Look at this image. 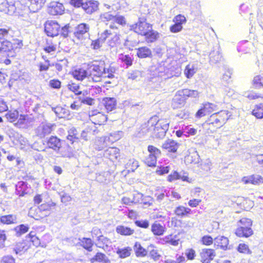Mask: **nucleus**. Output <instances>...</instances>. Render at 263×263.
<instances>
[{
	"mask_svg": "<svg viewBox=\"0 0 263 263\" xmlns=\"http://www.w3.org/2000/svg\"><path fill=\"white\" fill-rule=\"evenodd\" d=\"M87 81L89 83L98 82L102 79L114 78L115 70L112 67L107 68L105 66L104 61L96 62L89 68Z\"/></svg>",
	"mask_w": 263,
	"mask_h": 263,
	"instance_id": "nucleus-1",
	"label": "nucleus"
},
{
	"mask_svg": "<svg viewBox=\"0 0 263 263\" xmlns=\"http://www.w3.org/2000/svg\"><path fill=\"white\" fill-rule=\"evenodd\" d=\"M107 38H110L108 40V44L110 47H114L119 43V30L115 23L111 24L109 29L105 30L101 33V39L103 41H105Z\"/></svg>",
	"mask_w": 263,
	"mask_h": 263,
	"instance_id": "nucleus-2",
	"label": "nucleus"
},
{
	"mask_svg": "<svg viewBox=\"0 0 263 263\" xmlns=\"http://www.w3.org/2000/svg\"><path fill=\"white\" fill-rule=\"evenodd\" d=\"M155 118L156 122L154 123L153 128V137L157 138H163L168 129L169 121L166 119H158L157 116L152 117Z\"/></svg>",
	"mask_w": 263,
	"mask_h": 263,
	"instance_id": "nucleus-3",
	"label": "nucleus"
},
{
	"mask_svg": "<svg viewBox=\"0 0 263 263\" xmlns=\"http://www.w3.org/2000/svg\"><path fill=\"white\" fill-rule=\"evenodd\" d=\"M230 115L227 110H222L212 114L208 119L209 124H212L217 128L223 126L229 119Z\"/></svg>",
	"mask_w": 263,
	"mask_h": 263,
	"instance_id": "nucleus-4",
	"label": "nucleus"
},
{
	"mask_svg": "<svg viewBox=\"0 0 263 263\" xmlns=\"http://www.w3.org/2000/svg\"><path fill=\"white\" fill-rule=\"evenodd\" d=\"M152 25L146 22L144 17H140L138 22L130 26V29L139 34L143 35L151 31Z\"/></svg>",
	"mask_w": 263,
	"mask_h": 263,
	"instance_id": "nucleus-5",
	"label": "nucleus"
},
{
	"mask_svg": "<svg viewBox=\"0 0 263 263\" xmlns=\"http://www.w3.org/2000/svg\"><path fill=\"white\" fill-rule=\"evenodd\" d=\"M9 34V31L6 29H0V51L7 53L10 51L12 47V43L8 41Z\"/></svg>",
	"mask_w": 263,
	"mask_h": 263,
	"instance_id": "nucleus-6",
	"label": "nucleus"
},
{
	"mask_svg": "<svg viewBox=\"0 0 263 263\" xmlns=\"http://www.w3.org/2000/svg\"><path fill=\"white\" fill-rule=\"evenodd\" d=\"M44 26L45 31L48 36L53 37L59 35L60 26L57 22L48 21L45 23Z\"/></svg>",
	"mask_w": 263,
	"mask_h": 263,
	"instance_id": "nucleus-7",
	"label": "nucleus"
},
{
	"mask_svg": "<svg viewBox=\"0 0 263 263\" xmlns=\"http://www.w3.org/2000/svg\"><path fill=\"white\" fill-rule=\"evenodd\" d=\"M55 125L51 123H42L35 129V134L41 138L51 134L54 130Z\"/></svg>",
	"mask_w": 263,
	"mask_h": 263,
	"instance_id": "nucleus-8",
	"label": "nucleus"
},
{
	"mask_svg": "<svg viewBox=\"0 0 263 263\" xmlns=\"http://www.w3.org/2000/svg\"><path fill=\"white\" fill-rule=\"evenodd\" d=\"M89 117L90 120L96 125L103 124L107 119L105 115L95 110L89 112Z\"/></svg>",
	"mask_w": 263,
	"mask_h": 263,
	"instance_id": "nucleus-9",
	"label": "nucleus"
},
{
	"mask_svg": "<svg viewBox=\"0 0 263 263\" xmlns=\"http://www.w3.org/2000/svg\"><path fill=\"white\" fill-rule=\"evenodd\" d=\"M89 26L85 23H82L77 26L74 31V35L79 40H83L84 37L88 35Z\"/></svg>",
	"mask_w": 263,
	"mask_h": 263,
	"instance_id": "nucleus-10",
	"label": "nucleus"
},
{
	"mask_svg": "<svg viewBox=\"0 0 263 263\" xmlns=\"http://www.w3.org/2000/svg\"><path fill=\"white\" fill-rule=\"evenodd\" d=\"M199 255L200 261L202 263H210L213 259L215 254L213 249H203L200 250Z\"/></svg>",
	"mask_w": 263,
	"mask_h": 263,
	"instance_id": "nucleus-11",
	"label": "nucleus"
},
{
	"mask_svg": "<svg viewBox=\"0 0 263 263\" xmlns=\"http://www.w3.org/2000/svg\"><path fill=\"white\" fill-rule=\"evenodd\" d=\"M64 10L63 5L57 2H51L48 8V13L53 15L63 14Z\"/></svg>",
	"mask_w": 263,
	"mask_h": 263,
	"instance_id": "nucleus-12",
	"label": "nucleus"
},
{
	"mask_svg": "<svg viewBox=\"0 0 263 263\" xmlns=\"http://www.w3.org/2000/svg\"><path fill=\"white\" fill-rule=\"evenodd\" d=\"M16 10L15 4L12 2L4 1L0 4V11L12 15Z\"/></svg>",
	"mask_w": 263,
	"mask_h": 263,
	"instance_id": "nucleus-13",
	"label": "nucleus"
},
{
	"mask_svg": "<svg viewBox=\"0 0 263 263\" xmlns=\"http://www.w3.org/2000/svg\"><path fill=\"white\" fill-rule=\"evenodd\" d=\"M33 118L29 115H21L15 125L19 128H27L33 122Z\"/></svg>",
	"mask_w": 263,
	"mask_h": 263,
	"instance_id": "nucleus-14",
	"label": "nucleus"
},
{
	"mask_svg": "<svg viewBox=\"0 0 263 263\" xmlns=\"http://www.w3.org/2000/svg\"><path fill=\"white\" fill-rule=\"evenodd\" d=\"M111 240L103 235H100L97 237L96 244L97 247L107 250L111 246Z\"/></svg>",
	"mask_w": 263,
	"mask_h": 263,
	"instance_id": "nucleus-15",
	"label": "nucleus"
},
{
	"mask_svg": "<svg viewBox=\"0 0 263 263\" xmlns=\"http://www.w3.org/2000/svg\"><path fill=\"white\" fill-rule=\"evenodd\" d=\"M228 245L229 239L226 237L218 236L214 239V245L220 247L224 250L231 249L230 246H229Z\"/></svg>",
	"mask_w": 263,
	"mask_h": 263,
	"instance_id": "nucleus-16",
	"label": "nucleus"
},
{
	"mask_svg": "<svg viewBox=\"0 0 263 263\" xmlns=\"http://www.w3.org/2000/svg\"><path fill=\"white\" fill-rule=\"evenodd\" d=\"M155 118H152L151 117L147 123H145L142 125L140 132V133L143 135H146L149 134L151 136L153 137L152 126H153V124L154 123H155Z\"/></svg>",
	"mask_w": 263,
	"mask_h": 263,
	"instance_id": "nucleus-17",
	"label": "nucleus"
},
{
	"mask_svg": "<svg viewBox=\"0 0 263 263\" xmlns=\"http://www.w3.org/2000/svg\"><path fill=\"white\" fill-rule=\"evenodd\" d=\"M179 144L175 141L168 139L162 144V147L168 152L175 153L178 148Z\"/></svg>",
	"mask_w": 263,
	"mask_h": 263,
	"instance_id": "nucleus-18",
	"label": "nucleus"
},
{
	"mask_svg": "<svg viewBox=\"0 0 263 263\" xmlns=\"http://www.w3.org/2000/svg\"><path fill=\"white\" fill-rule=\"evenodd\" d=\"M104 156L113 161L120 156V150L116 147H109L105 151Z\"/></svg>",
	"mask_w": 263,
	"mask_h": 263,
	"instance_id": "nucleus-19",
	"label": "nucleus"
},
{
	"mask_svg": "<svg viewBox=\"0 0 263 263\" xmlns=\"http://www.w3.org/2000/svg\"><path fill=\"white\" fill-rule=\"evenodd\" d=\"M98 5L99 3L97 1H89L84 3L82 7L87 13L91 14L98 10Z\"/></svg>",
	"mask_w": 263,
	"mask_h": 263,
	"instance_id": "nucleus-20",
	"label": "nucleus"
},
{
	"mask_svg": "<svg viewBox=\"0 0 263 263\" xmlns=\"http://www.w3.org/2000/svg\"><path fill=\"white\" fill-rule=\"evenodd\" d=\"M72 74L76 79L79 81L86 80L88 82V72L85 69L82 68L77 69L72 71Z\"/></svg>",
	"mask_w": 263,
	"mask_h": 263,
	"instance_id": "nucleus-21",
	"label": "nucleus"
},
{
	"mask_svg": "<svg viewBox=\"0 0 263 263\" xmlns=\"http://www.w3.org/2000/svg\"><path fill=\"white\" fill-rule=\"evenodd\" d=\"M235 234L240 237H248L253 234V231L250 227L240 226L236 230Z\"/></svg>",
	"mask_w": 263,
	"mask_h": 263,
	"instance_id": "nucleus-22",
	"label": "nucleus"
},
{
	"mask_svg": "<svg viewBox=\"0 0 263 263\" xmlns=\"http://www.w3.org/2000/svg\"><path fill=\"white\" fill-rule=\"evenodd\" d=\"M184 104L185 99L177 92L172 100V106L173 108L174 109L181 108L184 106Z\"/></svg>",
	"mask_w": 263,
	"mask_h": 263,
	"instance_id": "nucleus-23",
	"label": "nucleus"
},
{
	"mask_svg": "<svg viewBox=\"0 0 263 263\" xmlns=\"http://www.w3.org/2000/svg\"><path fill=\"white\" fill-rule=\"evenodd\" d=\"M47 145L49 148L57 151L61 146V141L57 137L51 136L47 141Z\"/></svg>",
	"mask_w": 263,
	"mask_h": 263,
	"instance_id": "nucleus-24",
	"label": "nucleus"
},
{
	"mask_svg": "<svg viewBox=\"0 0 263 263\" xmlns=\"http://www.w3.org/2000/svg\"><path fill=\"white\" fill-rule=\"evenodd\" d=\"M136 50H137V55L139 58L143 59L152 57L151 50L147 47H140Z\"/></svg>",
	"mask_w": 263,
	"mask_h": 263,
	"instance_id": "nucleus-25",
	"label": "nucleus"
},
{
	"mask_svg": "<svg viewBox=\"0 0 263 263\" xmlns=\"http://www.w3.org/2000/svg\"><path fill=\"white\" fill-rule=\"evenodd\" d=\"M103 103L108 111L114 110L116 106V100L114 98H105L103 100Z\"/></svg>",
	"mask_w": 263,
	"mask_h": 263,
	"instance_id": "nucleus-26",
	"label": "nucleus"
},
{
	"mask_svg": "<svg viewBox=\"0 0 263 263\" xmlns=\"http://www.w3.org/2000/svg\"><path fill=\"white\" fill-rule=\"evenodd\" d=\"M134 250L137 257H145L147 255L148 250H147L145 248L142 247L141 244L136 242L134 246Z\"/></svg>",
	"mask_w": 263,
	"mask_h": 263,
	"instance_id": "nucleus-27",
	"label": "nucleus"
},
{
	"mask_svg": "<svg viewBox=\"0 0 263 263\" xmlns=\"http://www.w3.org/2000/svg\"><path fill=\"white\" fill-rule=\"evenodd\" d=\"M0 221L6 224L16 223L17 222V216L14 214L4 215L0 217Z\"/></svg>",
	"mask_w": 263,
	"mask_h": 263,
	"instance_id": "nucleus-28",
	"label": "nucleus"
},
{
	"mask_svg": "<svg viewBox=\"0 0 263 263\" xmlns=\"http://www.w3.org/2000/svg\"><path fill=\"white\" fill-rule=\"evenodd\" d=\"M252 115L257 119L263 118V103H259L254 106L252 111Z\"/></svg>",
	"mask_w": 263,
	"mask_h": 263,
	"instance_id": "nucleus-29",
	"label": "nucleus"
},
{
	"mask_svg": "<svg viewBox=\"0 0 263 263\" xmlns=\"http://www.w3.org/2000/svg\"><path fill=\"white\" fill-rule=\"evenodd\" d=\"M132 252V249L130 247H127L124 248H118L116 253L119 255L120 258H125L129 257Z\"/></svg>",
	"mask_w": 263,
	"mask_h": 263,
	"instance_id": "nucleus-30",
	"label": "nucleus"
},
{
	"mask_svg": "<svg viewBox=\"0 0 263 263\" xmlns=\"http://www.w3.org/2000/svg\"><path fill=\"white\" fill-rule=\"evenodd\" d=\"M152 231L154 235L160 236L163 234L165 228L159 223H154L152 226Z\"/></svg>",
	"mask_w": 263,
	"mask_h": 263,
	"instance_id": "nucleus-31",
	"label": "nucleus"
},
{
	"mask_svg": "<svg viewBox=\"0 0 263 263\" xmlns=\"http://www.w3.org/2000/svg\"><path fill=\"white\" fill-rule=\"evenodd\" d=\"M91 263H94L95 261L102 262L104 261V263H109V259L106 256L102 253H97L94 257L90 259Z\"/></svg>",
	"mask_w": 263,
	"mask_h": 263,
	"instance_id": "nucleus-32",
	"label": "nucleus"
},
{
	"mask_svg": "<svg viewBox=\"0 0 263 263\" xmlns=\"http://www.w3.org/2000/svg\"><path fill=\"white\" fill-rule=\"evenodd\" d=\"M156 247L153 244H151L147 247L148 251L149 252V255L152 258H153L155 261L158 260L160 257L161 255L159 253L158 250L155 249Z\"/></svg>",
	"mask_w": 263,
	"mask_h": 263,
	"instance_id": "nucleus-33",
	"label": "nucleus"
},
{
	"mask_svg": "<svg viewBox=\"0 0 263 263\" xmlns=\"http://www.w3.org/2000/svg\"><path fill=\"white\" fill-rule=\"evenodd\" d=\"M222 57L219 50H213L210 53V60L211 62L216 63L222 60Z\"/></svg>",
	"mask_w": 263,
	"mask_h": 263,
	"instance_id": "nucleus-34",
	"label": "nucleus"
},
{
	"mask_svg": "<svg viewBox=\"0 0 263 263\" xmlns=\"http://www.w3.org/2000/svg\"><path fill=\"white\" fill-rule=\"evenodd\" d=\"M191 210L183 206H179L175 210V213L178 216L183 217L190 214Z\"/></svg>",
	"mask_w": 263,
	"mask_h": 263,
	"instance_id": "nucleus-35",
	"label": "nucleus"
},
{
	"mask_svg": "<svg viewBox=\"0 0 263 263\" xmlns=\"http://www.w3.org/2000/svg\"><path fill=\"white\" fill-rule=\"evenodd\" d=\"M116 232L122 235H130L134 233V230L123 226H119L116 228Z\"/></svg>",
	"mask_w": 263,
	"mask_h": 263,
	"instance_id": "nucleus-36",
	"label": "nucleus"
},
{
	"mask_svg": "<svg viewBox=\"0 0 263 263\" xmlns=\"http://www.w3.org/2000/svg\"><path fill=\"white\" fill-rule=\"evenodd\" d=\"M253 85L255 88L260 89L263 88V76L260 74L254 77L253 80Z\"/></svg>",
	"mask_w": 263,
	"mask_h": 263,
	"instance_id": "nucleus-37",
	"label": "nucleus"
},
{
	"mask_svg": "<svg viewBox=\"0 0 263 263\" xmlns=\"http://www.w3.org/2000/svg\"><path fill=\"white\" fill-rule=\"evenodd\" d=\"M116 17V12H106L101 14L100 20L102 22H107L114 20Z\"/></svg>",
	"mask_w": 263,
	"mask_h": 263,
	"instance_id": "nucleus-38",
	"label": "nucleus"
},
{
	"mask_svg": "<svg viewBox=\"0 0 263 263\" xmlns=\"http://www.w3.org/2000/svg\"><path fill=\"white\" fill-rule=\"evenodd\" d=\"M143 35L146 36V41L147 42H153L157 40L158 37V33L152 30V27L151 28V30L147 31L145 34Z\"/></svg>",
	"mask_w": 263,
	"mask_h": 263,
	"instance_id": "nucleus-39",
	"label": "nucleus"
},
{
	"mask_svg": "<svg viewBox=\"0 0 263 263\" xmlns=\"http://www.w3.org/2000/svg\"><path fill=\"white\" fill-rule=\"evenodd\" d=\"M196 72V69L194 65L191 64L187 65L184 70V74L187 78H192Z\"/></svg>",
	"mask_w": 263,
	"mask_h": 263,
	"instance_id": "nucleus-40",
	"label": "nucleus"
},
{
	"mask_svg": "<svg viewBox=\"0 0 263 263\" xmlns=\"http://www.w3.org/2000/svg\"><path fill=\"white\" fill-rule=\"evenodd\" d=\"M12 47L10 51H7V52H9V53L7 54L8 56H11L13 57L14 56L13 54H11L12 50L14 51H17L19 50L23 46V43L22 41L18 40H14V42L12 43Z\"/></svg>",
	"mask_w": 263,
	"mask_h": 263,
	"instance_id": "nucleus-41",
	"label": "nucleus"
},
{
	"mask_svg": "<svg viewBox=\"0 0 263 263\" xmlns=\"http://www.w3.org/2000/svg\"><path fill=\"white\" fill-rule=\"evenodd\" d=\"M6 118L10 122L15 121L18 117V112L15 110L8 111L5 115Z\"/></svg>",
	"mask_w": 263,
	"mask_h": 263,
	"instance_id": "nucleus-42",
	"label": "nucleus"
},
{
	"mask_svg": "<svg viewBox=\"0 0 263 263\" xmlns=\"http://www.w3.org/2000/svg\"><path fill=\"white\" fill-rule=\"evenodd\" d=\"M81 243L84 248L89 251H91L92 250L91 248L93 245V243L90 238H83L81 240Z\"/></svg>",
	"mask_w": 263,
	"mask_h": 263,
	"instance_id": "nucleus-43",
	"label": "nucleus"
},
{
	"mask_svg": "<svg viewBox=\"0 0 263 263\" xmlns=\"http://www.w3.org/2000/svg\"><path fill=\"white\" fill-rule=\"evenodd\" d=\"M183 133L186 137L194 136L197 134V129L191 126H185L183 128Z\"/></svg>",
	"mask_w": 263,
	"mask_h": 263,
	"instance_id": "nucleus-44",
	"label": "nucleus"
},
{
	"mask_svg": "<svg viewBox=\"0 0 263 263\" xmlns=\"http://www.w3.org/2000/svg\"><path fill=\"white\" fill-rule=\"evenodd\" d=\"M237 251L241 253L251 254L252 251L249 249V247L245 243H240L237 249Z\"/></svg>",
	"mask_w": 263,
	"mask_h": 263,
	"instance_id": "nucleus-45",
	"label": "nucleus"
},
{
	"mask_svg": "<svg viewBox=\"0 0 263 263\" xmlns=\"http://www.w3.org/2000/svg\"><path fill=\"white\" fill-rule=\"evenodd\" d=\"M212 162L209 159H206L200 164V168L206 172L210 171L212 168Z\"/></svg>",
	"mask_w": 263,
	"mask_h": 263,
	"instance_id": "nucleus-46",
	"label": "nucleus"
},
{
	"mask_svg": "<svg viewBox=\"0 0 263 263\" xmlns=\"http://www.w3.org/2000/svg\"><path fill=\"white\" fill-rule=\"evenodd\" d=\"M157 158L154 155H149V156L145 159V163L148 166H155L156 162H157Z\"/></svg>",
	"mask_w": 263,
	"mask_h": 263,
	"instance_id": "nucleus-47",
	"label": "nucleus"
},
{
	"mask_svg": "<svg viewBox=\"0 0 263 263\" xmlns=\"http://www.w3.org/2000/svg\"><path fill=\"white\" fill-rule=\"evenodd\" d=\"M203 110L207 114H209L216 110V105L213 103H207L203 105Z\"/></svg>",
	"mask_w": 263,
	"mask_h": 263,
	"instance_id": "nucleus-48",
	"label": "nucleus"
},
{
	"mask_svg": "<svg viewBox=\"0 0 263 263\" xmlns=\"http://www.w3.org/2000/svg\"><path fill=\"white\" fill-rule=\"evenodd\" d=\"M139 166L138 162L134 159H130L126 164V167L134 172Z\"/></svg>",
	"mask_w": 263,
	"mask_h": 263,
	"instance_id": "nucleus-49",
	"label": "nucleus"
},
{
	"mask_svg": "<svg viewBox=\"0 0 263 263\" xmlns=\"http://www.w3.org/2000/svg\"><path fill=\"white\" fill-rule=\"evenodd\" d=\"M148 151L149 153V155H154L156 157H159L161 154L160 151L153 145H149L148 146Z\"/></svg>",
	"mask_w": 263,
	"mask_h": 263,
	"instance_id": "nucleus-50",
	"label": "nucleus"
},
{
	"mask_svg": "<svg viewBox=\"0 0 263 263\" xmlns=\"http://www.w3.org/2000/svg\"><path fill=\"white\" fill-rule=\"evenodd\" d=\"M120 59L127 66H131L133 64V59L129 55H121Z\"/></svg>",
	"mask_w": 263,
	"mask_h": 263,
	"instance_id": "nucleus-51",
	"label": "nucleus"
},
{
	"mask_svg": "<svg viewBox=\"0 0 263 263\" xmlns=\"http://www.w3.org/2000/svg\"><path fill=\"white\" fill-rule=\"evenodd\" d=\"M68 88L71 91L73 92L75 95L81 93L80 90V86L77 84L71 83L67 85Z\"/></svg>",
	"mask_w": 263,
	"mask_h": 263,
	"instance_id": "nucleus-52",
	"label": "nucleus"
},
{
	"mask_svg": "<svg viewBox=\"0 0 263 263\" xmlns=\"http://www.w3.org/2000/svg\"><path fill=\"white\" fill-rule=\"evenodd\" d=\"M28 227L24 224H21L15 228V230L18 235L26 233L28 231Z\"/></svg>",
	"mask_w": 263,
	"mask_h": 263,
	"instance_id": "nucleus-53",
	"label": "nucleus"
},
{
	"mask_svg": "<svg viewBox=\"0 0 263 263\" xmlns=\"http://www.w3.org/2000/svg\"><path fill=\"white\" fill-rule=\"evenodd\" d=\"M143 198V195L142 194L137 192L133 194L132 201L134 203L142 202V201L144 200Z\"/></svg>",
	"mask_w": 263,
	"mask_h": 263,
	"instance_id": "nucleus-54",
	"label": "nucleus"
},
{
	"mask_svg": "<svg viewBox=\"0 0 263 263\" xmlns=\"http://www.w3.org/2000/svg\"><path fill=\"white\" fill-rule=\"evenodd\" d=\"M105 41H103L101 39V35H100L99 39L98 40L93 41L91 43V46H92V48L95 49H98L100 47L102 46V45L103 43H104Z\"/></svg>",
	"mask_w": 263,
	"mask_h": 263,
	"instance_id": "nucleus-55",
	"label": "nucleus"
},
{
	"mask_svg": "<svg viewBox=\"0 0 263 263\" xmlns=\"http://www.w3.org/2000/svg\"><path fill=\"white\" fill-rule=\"evenodd\" d=\"M186 20L185 17L181 14H179L176 16L174 19L173 22L176 23H178L180 25H182V24L185 23Z\"/></svg>",
	"mask_w": 263,
	"mask_h": 263,
	"instance_id": "nucleus-56",
	"label": "nucleus"
},
{
	"mask_svg": "<svg viewBox=\"0 0 263 263\" xmlns=\"http://www.w3.org/2000/svg\"><path fill=\"white\" fill-rule=\"evenodd\" d=\"M213 241L214 242V239L213 238L209 235L204 236L202 238V242L203 244L209 246L213 243Z\"/></svg>",
	"mask_w": 263,
	"mask_h": 263,
	"instance_id": "nucleus-57",
	"label": "nucleus"
},
{
	"mask_svg": "<svg viewBox=\"0 0 263 263\" xmlns=\"http://www.w3.org/2000/svg\"><path fill=\"white\" fill-rule=\"evenodd\" d=\"M253 184L256 185L263 183V178L258 175H252Z\"/></svg>",
	"mask_w": 263,
	"mask_h": 263,
	"instance_id": "nucleus-58",
	"label": "nucleus"
},
{
	"mask_svg": "<svg viewBox=\"0 0 263 263\" xmlns=\"http://www.w3.org/2000/svg\"><path fill=\"white\" fill-rule=\"evenodd\" d=\"M135 224L137 226L142 228H147L149 226V222L147 220H137L135 222Z\"/></svg>",
	"mask_w": 263,
	"mask_h": 263,
	"instance_id": "nucleus-59",
	"label": "nucleus"
},
{
	"mask_svg": "<svg viewBox=\"0 0 263 263\" xmlns=\"http://www.w3.org/2000/svg\"><path fill=\"white\" fill-rule=\"evenodd\" d=\"M182 29V26L180 24L175 23V24L170 27V31L173 33H176L180 31Z\"/></svg>",
	"mask_w": 263,
	"mask_h": 263,
	"instance_id": "nucleus-60",
	"label": "nucleus"
},
{
	"mask_svg": "<svg viewBox=\"0 0 263 263\" xmlns=\"http://www.w3.org/2000/svg\"><path fill=\"white\" fill-rule=\"evenodd\" d=\"M61 82L58 80H51L49 82L50 87L55 89H59L61 87Z\"/></svg>",
	"mask_w": 263,
	"mask_h": 263,
	"instance_id": "nucleus-61",
	"label": "nucleus"
},
{
	"mask_svg": "<svg viewBox=\"0 0 263 263\" xmlns=\"http://www.w3.org/2000/svg\"><path fill=\"white\" fill-rule=\"evenodd\" d=\"M87 95V92L86 91H81V93L76 95L77 97H76L75 99L78 100V102H80V103L81 104L83 101V100H84V99L85 98Z\"/></svg>",
	"mask_w": 263,
	"mask_h": 263,
	"instance_id": "nucleus-62",
	"label": "nucleus"
},
{
	"mask_svg": "<svg viewBox=\"0 0 263 263\" xmlns=\"http://www.w3.org/2000/svg\"><path fill=\"white\" fill-rule=\"evenodd\" d=\"M239 222L242 224L241 226L243 227H250V226L252 225L251 220L246 218H243L241 219Z\"/></svg>",
	"mask_w": 263,
	"mask_h": 263,
	"instance_id": "nucleus-63",
	"label": "nucleus"
},
{
	"mask_svg": "<svg viewBox=\"0 0 263 263\" xmlns=\"http://www.w3.org/2000/svg\"><path fill=\"white\" fill-rule=\"evenodd\" d=\"M2 263H15V260L11 256H4L2 260Z\"/></svg>",
	"mask_w": 263,
	"mask_h": 263,
	"instance_id": "nucleus-64",
	"label": "nucleus"
}]
</instances>
